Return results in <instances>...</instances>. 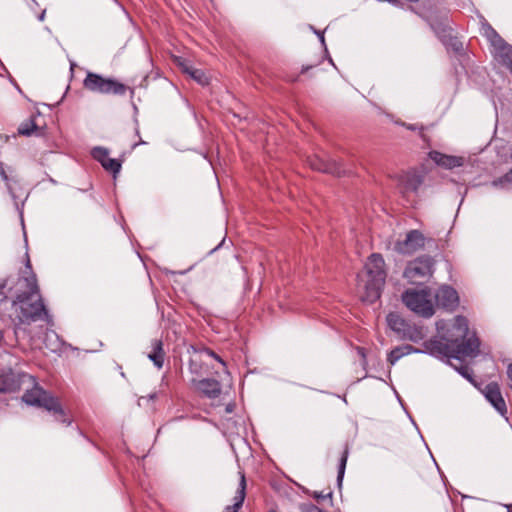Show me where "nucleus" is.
Listing matches in <instances>:
<instances>
[{
    "label": "nucleus",
    "instance_id": "nucleus-14",
    "mask_svg": "<svg viewBox=\"0 0 512 512\" xmlns=\"http://www.w3.org/2000/svg\"><path fill=\"white\" fill-rule=\"evenodd\" d=\"M193 385L199 393L210 399L219 397L222 391L220 382L211 378L193 380Z\"/></svg>",
    "mask_w": 512,
    "mask_h": 512
},
{
    "label": "nucleus",
    "instance_id": "nucleus-38",
    "mask_svg": "<svg viewBox=\"0 0 512 512\" xmlns=\"http://www.w3.org/2000/svg\"><path fill=\"white\" fill-rule=\"evenodd\" d=\"M312 66H303L302 69H301V73L304 74L306 73Z\"/></svg>",
    "mask_w": 512,
    "mask_h": 512
},
{
    "label": "nucleus",
    "instance_id": "nucleus-9",
    "mask_svg": "<svg viewBox=\"0 0 512 512\" xmlns=\"http://www.w3.org/2000/svg\"><path fill=\"white\" fill-rule=\"evenodd\" d=\"M435 302L438 307L452 312L459 306V296L453 287L443 285L435 294Z\"/></svg>",
    "mask_w": 512,
    "mask_h": 512
},
{
    "label": "nucleus",
    "instance_id": "nucleus-6",
    "mask_svg": "<svg viewBox=\"0 0 512 512\" xmlns=\"http://www.w3.org/2000/svg\"><path fill=\"white\" fill-rule=\"evenodd\" d=\"M435 263L433 257L421 255L407 263L403 277L411 284H423L433 276Z\"/></svg>",
    "mask_w": 512,
    "mask_h": 512
},
{
    "label": "nucleus",
    "instance_id": "nucleus-17",
    "mask_svg": "<svg viewBox=\"0 0 512 512\" xmlns=\"http://www.w3.org/2000/svg\"><path fill=\"white\" fill-rule=\"evenodd\" d=\"M422 350L413 347L412 345L405 344L401 346H397L390 351L387 357V361L394 365L400 358L405 355H409L411 353H420Z\"/></svg>",
    "mask_w": 512,
    "mask_h": 512
},
{
    "label": "nucleus",
    "instance_id": "nucleus-16",
    "mask_svg": "<svg viewBox=\"0 0 512 512\" xmlns=\"http://www.w3.org/2000/svg\"><path fill=\"white\" fill-rule=\"evenodd\" d=\"M151 347L152 349L147 356L158 369H161L163 367L165 357L163 342L159 339H155L152 341Z\"/></svg>",
    "mask_w": 512,
    "mask_h": 512
},
{
    "label": "nucleus",
    "instance_id": "nucleus-20",
    "mask_svg": "<svg viewBox=\"0 0 512 512\" xmlns=\"http://www.w3.org/2000/svg\"><path fill=\"white\" fill-rule=\"evenodd\" d=\"M424 337L423 329L411 323L407 325L403 333L400 335V338L410 340L412 342H418L424 339Z\"/></svg>",
    "mask_w": 512,
    "mask_h": 512
},
{
    "label": "nucleus",
    "instance_id": "nucleus-24",
    "mask_svg": "<svg viewBox=\"0 0 512 512\" xmlns=\"http://www.w3.org/2000/svg\"><path fill=\"white\" fill-rule=\"evenodd\" d=\"M449 364L454 367L457 372L462 375L464 378H466L469 382L474 383L473 379V371L472 369L466 365V364H460V366H456L453 363L449 361Z\"/></svg>",
    "mask_w": 512,
    "mask_h": 512
},
{
    "label": "nucleus",
    "instance_id": "nucleus-25",
    "mask_svg": "<svg viewBox=\"0 0 512 512\" xmlns=\"http://www.w3.org/2000/svg\"><path fill=\"white\" fill-rule=\"evenodd\" d=\"M121 162L117 159H112V158H109L105 163H103L102 167L108 171V172H111L113 173L114 177L116 176L117 173L120 172L121 170Z\"/></svg>",
    "mask_w": 512,
    "mask_h": 512
},
{
    "label": "nucleus",
    "instance_id": "nucleus-12",
    "mask_svg": "<svg viewBox=\"0 0 512 512\" xmlns=\"http://www.w3.org/2000/svg\"><path fill=\"white\" fill-rule=\"evenodd\" d=\"M483 394L502 416L507 414V406L502 397L498 383L491 382L487 384L483 390Z\"/></svg>",
    "mask_w": 512,
    "mask_h": 512
},
{
    "label": "nucleus",
    "instance_id": "nucleus-26",
    "mask_svg": "<svg viewBox=\"0 0 512 512\" xmlns=\"http://www.w3.org/2000/svg\"><path fill=\"white\" fill-rule=\"evenodd\" d=\"M190 77L202 86L209 84V78L201 69H195L191 71Z\"/></svg>",
    "mask_w": 512,
    "mask_h": 512
},
{
    "label": "nucleus",
    "instance_id": "nucleus-18",
    "mask_svg": "<svg viewBox=\"0 0 512 512\" xmlns=\"http://www.w3.org/2000/svg\"><path fill=\"white\" fill-rule=\"evenodd\" d=\"M246 480L245 475L241 474L239 488L234 497V504L226 507L225 512H237L241 507L245 499Z\"/></svg>",
    "mask_w": 512,
    "mask_h": 512
},
{
    "label": "nucleus",
    "instance_id": "nucleus-1",
    "mask_svg": "<svg viewBox=\"0 0 512 512\" xmlns=\"http://www.w3.org/2000/svg\"><path fill=\"white\" fill-rule=\"evenodd\" d=\"M25 384L33 385L27 389L22 400L32 406L42 407L51 412L56 421L70 425L71 418L61 406L58 398L42 389L35 383L34 378L26 373H16L12 370L0 374V393H15Z\"/></svg>",
    "mask_w": 512,
    "mask_h": 512
},
{
    "label": "nucleus",
    "instance_id": "nucleus-19",
    "mask_svg": "<svg viewBox=\"0 0 512 512\" xmlns=\"http://www.w3.org/2000/svg\"><path fill=\"white\" fill-rule=\"evenodd\" d=\"M387 323L388 326L399 336L403 333V331L409 324V322H407L397 313H389L387 315Z\"/></svg>",
    "mask_w": 512,
    "mask_h": 512
},
{
    "label": "nucleus",
    "instance_id": "nucleus-11",
    "mask_svg": "<svg viewBox=\"0 0 512 512\" xmlns=\"http://www.w3.org/2000/svg\"><path fill=\"white\" fill-rule=\"evenodd\" d=\"M423 181V175L415 171H409L398 176V188L401 194L406 197L409 193H417Z\"/></svg>",
    "mask_w": 512,
    "mask_h": 512
},
{
    "label": "nucleus",
    "instance_id": "nucleus-34",
    "mask_svg": "<svg viewBox=\"0 0 512 512\" xmlns=\"http://www.w3.org/2000/svg\"><path fill=\"white\" fill-rule=\"evenodd\" d=\"M45 14H46V10L44 9V10H42V11H41V13L37 16L38 20H39V21H41V22H42V21H44V19H45Z\"/></svg>",
    "mask_w": 512,
    "mask_h": 512
},
{
    "label": "nucleus",
    "instance_id": "nucleus-30",
    "mask_svg": "<svg viewBox=\"0 0 512 512\" xmlns=\"http://www.w3.org/2000/svg\"><path fill=\"white\" fill-rule=\"evenodd\" d=\"M179 65L182 69V72L185 73V74H188L189 76H191V71L195 70L196 68H193L191 65H189L188 63H186L185 61H179Z\"/></svg>",
    "mask_w": 512,
    "mask_h": 512
},
{
    "label": "nucleus",
    "instance_id": "nucleus-29",
    "mask_svg": "<svg viewBox=\"0 0 512 512\" xmlns=\"http://www.w3.org/2000/svg\"><path fill=\"white\" fill-rule=\"evenodd\" d=\"M179 65L182 69V72L185 73V74H188L189 76H191V71L195 70L196 68H193L191 65H189L188 63H186L185 61H179Z\"/></svg>",
    "mask_w": 512,
    "mask_h": 512
},
{
    "label": "nucleus",
    "instance_id": "nucleus-41",
    "mask_svg": "<svg viewBox=\"0 0 512 512\" xmlns=\"http://www.w3.org/2000/svg\"><path fill=\"white\" fill-rule=\"evenodd\" d=\"M155 397H156V394H152V395L150 396V398H151V399H154Z\"/></svg>",
    "mask_w": 512,
    "mask_h": 512
},
{
    "label": "nucleus",
    "instance_id": "nucleus-28",
    "mask_svg": "<svg viewBox=\"0 0 512 512\" xmlns=\"http://www.w3.org/2000/svg\"><path fill=\"white\" fill-rule=\"evenodd\" d=\"M198 351L201 353H205L206 355L214 358L219 363H221L224 367L226 366L225 361L217 353H215L212 349H210L208 347H202Z\"/></svg>",
    "mask_w": 512,
    "mask_h": 512
},
{
    "label": "nucleus",
    "instance_id": "nucleus-27",
    "mask_svg": "<svg viewBox=\"0 0 512 512\" xmlns=\"http://www.w3.org/2000/svg\"><path fill=\"white\" fill-rule=\"evenodd\" d=\"M510 183H512V168L503 176L493 180L492 185L494 187H504L506 184Z\"/></svg>",
    "mask_w": 512,
    "mask_h": 512
},
{
    "label": "nucleus",
    "instance_id": "nucleus-10",
    "mask_svg": "<svg viewBox=\"0 0 512 512\" xmlns=\"http://www.w3.org/2000/svg\"><path fill=\"white\" fill-rule=\"evenodd\" d=\"M308 164L313 170L329 173L337 177L346 174V170L342 167V164L336 160H324L318 156H314L308 158Z\"/></svg>",
    "mask_w": 512,
    "mask_h": 512
},
{
    "label": "nucleus",
    "instance_id": "nucleus-37",
    "mask_svg": "<svg viewBox=\"0 0 512 512\" xmlns=\"http://www.w3.org/2000/svg\"><path fill=\"white\" fill-rule=\"evenodd\" d=\"M7 285V280H2L0 282V291H2Z\"/></svg>",
    "mask_w": 512,
    "mask_h": 512
},
{
    "label": "nucleus",
    "instance_id": "nucleus-35",
    "mask_svg": "<svg viewBox=\"0 0 512 512\" xmlns=\"http://www.w3.org/2000/svg\"><path fill=\"white\" fill-rule=\"evenodd\" d=\"M508 378L512 381V363L507 368Z\"/></svg>",
    "mask_w": 512,
    "mask_h": 512
},
{
    "label": "nucleus",
    "instance_id": "nucleus-22",
    "mask_svg": "<svg viewBox=\"0 0 512 512\" xmlns=\"http://www.w3.org/2000/svg\"><path fill=\"white\" fill-rule=\"evenodd\" d=\"M36 129L37 125L35 124L34 119L30 118L29 120L20 124L18 127V133L20 135L30 136Z\"/></svg>",
    "mask_w": 512,
    "mask_h": 512
},
{
    "label": "nucleus",
    "instance_id": "nucleus-8",
    "mask_svg": "<svg viewBox=\"0 0 512 512\" xmlns=\"http://www.w3.org/2000/svg\"><path fill=\"white\" fill-rule=\"evenodd\" d=\"M425 236L417 229L410 230L404 240H398L394 245V250L400 254L410 255L423 248L425 245Z\"/></svg>",
    "mask_w": 512,
    "mask_h": 512
},
{
    "label": "nucleus",
    "instance_id": "nucleus-23",
    "mask_svg": "<svg viewBox=\"0 0 512 512\" xmlns=\"http://www.w3.org/2000/svg\"><path fill=\"white\" fill-rule=\"evenodd\" d=\"M92 157L101 163H105L109 159V151L104 147H94L91 151Z\"/></svg>",
    "mask_w": 512,
    "mask_h": 512
},
{
    "label": "nucleus",
    "instance_id": "nucleus-7",
    "mask_svg": "<svg viewBox=\"0 0 512 512\" xmlns=\"http://www.w3.org/2000/svg\"><path fill=\"white\" fill-rule=\"evenodd\" d=\"M429 296L430 293L426 289L421 291L407 290L402 295V301L413 312L428 318L434 314L433 304Z\"/></svg>",
    "mask_w": 512,
    "mask_h": 512
},
{
    "label": "nucleus",
    "instance_id": "nucleus-36",
    "mask_svg": "<svg viewBox=\"0 0 512 512\" xmlns=\"http://www.w3.org/2000/svg\"><path fill=\"white\" fill-rule=\"evenodd\" d=\"M142 144H146V142L143 141L142 139H140L138 142L133 144L132 148L135 149L138 145H142Z\"/></svg>",
    "mask_w": 512,
    "mask_h": 512
},
{
    "label": "nucleus",
    "instance_id": "nucleus-32",
    "mask_svg": "<svg viewBox=\"0 0 512 512\" xmlns=\"http://www.w3.org/2000/svg\"><path fill=\"white\" fill-rule=\"evenodd\" d=\"M302 512H323L321 509H319L317 506L313 504L304 505L301 508Z\"/></svg>",
    "mask_w": 512,
    "mask_h": 512
},
{
    "label": "nucleus",
    "instance_id": "nucleus-13",
    "mask_svg": "<svg viewBox=\"0 0 512 512\" xmlns=\"http://www.w3.org/2000/svg\"><path fill=\"white\" fill-rule=\"evenodd\" d=\"M481 32L493 47L508 55L511 47L486 20L481 22Z\"/></svg>",
    "mask_w": 512,
    "mask_h": 512
},
{
    "label": "nucleus",
    "instance_id": "nucleus-39",
    "mask_svg": "<svg viewBox=\"0 0 512 512\" xmlns=\"http://www.w3.org/2000/svg\"><path fill=\"white\" fill-rule=\"evenodd\" d=\"M317 34H318V36H319L320 41L322 42V44H324V35H323V33H321V32H317Z\"/></svg>",
    "mask_w": 512,
    "mask_h": 512
},
{
    "label": "nucleus",
    "instance_id": "nucleus-40",
    "mask_svg": "<svg viewBox=\"0 0 512 512\" xmlns=\"http://www.w3.org/2000/svg\"><path fill=\"white\" fill-rule=\"evenodd\" d=\"M27 267H28V268H31V265H30V261H29V260L27 261Z\"/></svg>",
    "mask_w": 512,
    "mask_h": 512
},
{
    "label": "nucleus",
    "instance_id": "nucleus-31",
    "mask_svg": "<svg viewBox=\"0 0 512 512\" xmlns=\"http://www.w3.org/2000/svg\"><path fill=\"white\" fill-rule=\"evenodd\" d=\"M179 65L182 69V72L185 73V74H188L189 76H191V71L195 70L196 68H193L191 65H189L188 63H186L185 61H179Z\"/></svg>",
    "mask_w": 512,
    "mask_h": 512
},
{
    "label": "nucleus",
    "instance_id": "nucleus-3",
    "mask_svg": "<svg viewBox=\"0 0 512 512\" xmlns=\"http://www.w3.org/2000/svg\"><path fill=\"white\" fill-rule=\"evenodd\" d=\"M21 290L13 300L12 306L17 312V318L22 324H30L47 315V310L41 298L37 279L34 274L19 279Z\"/></svg>",
    "mask_w": 512,
    "mask_h": 512
},
{
    "label": "nucleus",
    "instance_id": "nucleus-42",
    "mask_svg": "<svg viewBox=\"0 0 512 512\" xmlns=\"http://www.w3.org/2000/svg\"><path fill=\"white\" fill-rule=\"evenodd\" d=\"M508 512H510V511H508Z\"/></svg>",
    "mask_w": 512,
    "mask_h": 512
},
{
    "label": "nucleus",
    "instance_id": "nucleus-21",
    "mask_svg": "<svg viewBox=\"0 0 512 512\" xmlns=\"http://www.w3.org/2000/svg\"><path fill=\"white\" fill-rule=\"evenodd\" d=\"M348 455H349V445L346 443L344 445L343 452L339 459L338 475H337V482L339 485H341L344 474H345V468H346V464H347Z\"/></svg>",
    "mask_w": 512,
    "mask_h": 512
},
{
    "label": "nucleus",
    "instance_id": "nucleus-15",
    "mask_svg": "<svg viewBox=\"0 0 512 512\" xmlns=\"http://www.w3.org/2000/svg\"><path fill=\"white\" fill-rule=\"evenodd\" d=\"M429 157L438 166H441L445 169H453L456 167H460L464 164L463 157L446 155L439 151H431L429 153Z\"/></svg>",
    "mask_w": 512,
    "mask_h": 512
},
{
    "label": "nucleus",
    "instance_id": "nucleus-33",
    "mask_svg": "<svg viewBox=\"0 0 512 512\" xmlns=\"http://www.w3.org/2000/svg\"><path fill=\"white\" fill-rule=\"evenodd\" d=\"M331 498L332 497V492H328L327 494H323L322 492L321 493H315L314 494V498L317 500V501H322L326 498Z\"/></svg>",
    "mask_w": 512,
    "mask_h": 512
},
{
    "label": "nucleus",
    "instance_id": "nucleus-4",
    "mask_svg": "<svg viewBox=\"0 0 512 512\" xmlns=\"http://www.w3.org/2000/svg\"><path fill=\"white\" fill-rule=\"evenodd\" d=\"M365 270L367 279L364 284L365 292L362 295V300L374 303L380 298L387 276L383 256L379 253L371 254L365 263Z\"/></svg>",
    "mask_w": 512,
    "mask_h": 512
},
{
    "label": "nucleus",
    "instance_id": "nucleus-2",
    "mask_svg": "<svg viewBox=\"0 0 512 512\" xmlns=\"http://www.w3.org/2000/svg\"><path fill=\"white\" fill-rule=\"evenodd\" d=\"M455 327L459 330V338L430 339L423 344L424 351L435 357H447L461 360L463 357L474 358L479 354L480 340L475 333L469 335L468 321L464 316H457Z\"/></svg>",
    "mask_w": 512,
    "mask_h": 512
},
{
    "label": "nucleus",
    "instance_id": "nucleus-5",
    "mask_svg": "<svg viewBox=\"0 0 512 512\" xmlns=\"http://www.w3.org/2000/svg\"><path fill=\"white\" fill-rule=\"evenodd\" d=\"M83 87L92 92L105 95L123 96L127 91L131 95L134 94V89L119 82L114 78L103 77L100 74L88 72L83 80Z\"/></svg>",
    "mask_w": 512,
    "mask_h": 512
}]
</instances>
